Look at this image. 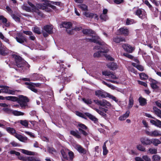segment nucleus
<instances>
[{
  "instance_id": "f257e3e1",
  "label": "nucleus",
  "mask_w": 161,
  "mask_h": 161,
  "mask_svg": "<svg viewBox=\"0 0 161 161\" xmlns=\"http://www.w3.org/2000/svg\"><path fill=\"white\" fill-rule=\"evenodd\" d=\"M77 127H78V130H71L70 131V134L78 139H80L81 138V134L85 136L88 134L86 131L88 130V128L85 125L79 123L78 124Z\"/></svg>"
},
{
  "instance_id": "f03ea898",
  "label": "nucleus",
  "mask_w": 161,
  "mask_h": 161,
  "mask_svg": "<svg viewBox=\"0 0 161 161\" xmlns=\"http://www.w3.org/2000/svg\"><path fill=\"white\" fill-rule=\"evenodd\" d=\"M64 65L63 64H61L60 65V70L62 71V74L61 75L59 76L58 77H60L61 80L60 82L59 83L60 85H62V87L61 88L59 92L60 93L61 92L63 91L64 89L65 86V85L69 82L68 80V77L66 75H64L65 74V69L66 68L64 67Z\"/></svg>"
},
{
  "instance_id": "7ed1b4c3",
  "label": "nucleus",
  "mask_w": 161,
  "mask_h": 161,
  "mask_svg": "<svg viewBox=\"0 0 161 161\" xmlns=\"http://www.w3.org/2000/svg\"><path fill=\"white\" fill-rule=\"evenodd\" d=\"M106 44L104 45H100L101 46H95L94 49L97 50H101L93 54L94 57H100L101 54L104 53H107L109 51V49L105 46Z\"/></svg>"
},
{
  "instance_id": "20e7f679",
  "label": "nucleus",
  "mask_w": 161,
  "mask_h": 161,
  "mask_svg": "<svg viewBox=\"0 0 161 161\" xmlns=\"http://www.w3.org/2000/svg\"><path fill=\"white\" fill-rule=\"evenodd\" d=\"M21 73H27L29 70L30 65L21 57Z\"/></svg>"
},
{
  "instance_id": "39448f33",
  "label": "nucleus",
  "mask_w": 161,
  "mask_h": 161,
  "mask_svg": "<svg viewBox=\"0 0 161 161\" xmlns=\"http://www.w3.org/2000/svg\"><path fill=\"white\" fill-rule=\"evenodd\" d=\"M30 99L27 97L21 95V109L29 108L28 103Z\"/></svg>"
},
{
  "instance_id": "423d86ee",
  "label": "nucleus",
  "mask_w": 161,
  "mask_h": 161,
  "mask_svg": "<svg viewBox=\"0 0 161 161\" xmlns=\"http://www.w3.org/2000/svg\"><path fill=\"white\" fill-rule=\"evenodd\" d=\"M45 3L47 6L51 8L54 10L56 9V7L55 6H54L53 5H55L57 6L60 7L61 6V4H62L60 2L51 1L48 0H45Z\"/></svg>"
},
{
  "instance_id": "0eeeda50",
  "label": "nucleus",
  "mask_w": 161,
  "mask_h": 161,
  "mask_svg": "<svg viewBox=\"0 0 161 161\" xmlns=\"http://www.w3.org/2000/svg\"><path fill=\"white\" fill-rule=\"evenodd\" d=\"M88 41L98 44L99 45H104L105 43L102 41L98 36H93L92 38L88 39Z\"/></svg>"
},
{
  "instance_id": "6e6552de",
  "label": "nucleus",
  "mask_w": 161,
  "mask_h": 161,
  "mask_svg": "<svg viewBox=\"0 0 161 161\" xmlns=\"http://www.w3.org/2000/svg\"><path fill=\"white\" fill-rule=\"evenodd\" d=\"M135 14L142 19H143L147 17L146 13L144 10L142 8L137 9L135 11Z\"/></svg>"
},
{
  "instance_id": "1a4fd4ad",
  "label": "nucleus",
  "mask_w": 161,
  "mask_h": 161,
  "mask_svg": "<svg viewBox=\"0 0 161 161\" xmlns=\"http://www.w3.org/2000/svg\"><path fill=\"white\" fill-rule=\"evenodd\" d=\"M93 102L96 104L101 106L107 108V106L110 107L111 104L106 100L101 101L98 99L94 100Z\"/></svg>"
},
{
  "instance_id": "9d476101",
  "label": "nucleus",
  "mask_w": 161,
  "mask_h": 161,
  "mask_svg": "<svg viewBox=\"0 0 161 161\" xmlns=\"http://www.w3.org/2000/svg\"><path fill=\"white\" fill-rule=\"evenodd\" d=\"M145 132L147 135L151 137L161 136L160 132L157 130H155L152 131H150L146 130H145Z\"/></svg>"
},
{
  "instance_id": "9b49d317",
  "label": "nucleus",
  "mask_w": 161,
  "mask_h": 161,
  "mask_svg": "<svg viewBox=\"0 0 161 161\" xmlns=\"http://www.w3.org/2000/svg\"><path fill=\"white\" fill-rule=\"evenodd\" d=\"M95 95L99 97L105 98L107 97L108 93L103 90H98L95 91Z\"/></svg>"
},
{
  "instance_id": "f8f14e48",
  "label": "nucleus",
  "mask_w": 161,
  "mask_h": 161,
  "mask_svg": "<svg viewBox=\"0 0 161 161\" xmlns=\"http://www.w3.org/2000/svg\"><path fill=\"white\" fill-rule=\"evenodd\" d=\"M118 31L120 35H123L125 36H128L129 35V29L125 27L120 28L118 29Z\"/></svg>"
},
{
  "instance_id": "ddd939ff",
  "label": "nucleus",
  "mask_w": 161,
  "mask_h": 161,
  "mask_svg": "<svg viewBox=\"0 0 161 161\" xmlns=\"http://www.w3.org/2000/svg\"><path fill=\"white\" fill-rule=\"evenodd\" d=\"M113 41L116 43H119L121 42H125V39L123 37L119 36H116L113 37Z\"/></svg>"
},
{
  "instance_id": "4468645a",
  "label": "nucleus",
  "mask_w": 161,
  "mask_h": 161,
  "mask_svg": "<svg viewBox=\"0 0 161 161\" xmlns=\"http://www.w3.org/2000/svg\"><path fill=\"white\" fill-rule=\"evenodd\" d=\"M140 141L141 143L144 145H149L151 144V139L147 137H143L141 138Z\"/></svg>"
},
{
  "instance_id": "2eb2a0df",
  "label": "nucleus",
  "mask_w": 161,
  "mask_h": 161,
  "mask_svg": "<svg viewBox=\"0 0 161 161\" xmlns=\"http://www.w3.org/2000/svg\"><path fill=\"white\" fill-rule=\"evenodd\" d=\"M31 84V85L29 86L31 88V90L35 93H37L38 91L35 88V87H40L41 86V84L39 83H35L32 82Z\"/></svg>"
},
{
  "instance_id": "dca6fc26",
  "label": "nucleus",
  "mask_w": 161,
  "mask_h": 161,
  "mask_svg": "<svg viewBox=\"0 0 161 161\" xmlns=\"http://www.w3.org/2000/svg\"><path fill=\"white\" fill-rule=\"evenodd\" d=\"M8 100H10L13 102H17L20 105V95L18 96V98L14 96H8L5 97V99Z\"/></svg>"
},
{
  "instance_id": "f3484780",
  "label": "nucleus",
  "mask_w": 161,
  "mask_h": 161,
  "mask_svg": "<svg viewBox=\"0 0 161 161\" xmlns=\"http://www.w3.org/2000/svg\"><path fill=\"white\" fill-rule=\"evenodd\" d=\"M122 47L127 52L129 53H131L135 49L134 47H132L131 45L128 44H124L123 45Z\"/></svg>"
},
{
  "instance_id": "a211bd4d",
  "label": "nucleus",
  "mask_w": 161,
  "mask_h": 161,
  "mask_svg": "<svg viewBox=\"0 0 161 161\" xmlns=\"http://www.w3.org/2000/svg\"><path fill=\"white\" fill-rule=\"evenodd\" d=\"M14 58L16 65L19 68L20 67V57L15 54L12 55Z\"/></svg>"
},
{
  "instance_id": "6ab92c4d",
  "label": "nucleus",
  "mask_w": 161,
  "mask_h": 161,
  "mask_svg": "<svg viewBox=\"0 0 161 161\" xmlns=\"http://www.w3.org/2000/svg\"><path fill=\"white\" fill-rule=\"evenodd\" d=\"M44 30L49 34H51L53 33V27L49 25H46L44 27Z\"/></svg>"
},
{
  "instance_id": "aec40b11",
  "label": "nucleus",
  "mask_w": 161,
  "mask_h": 161,
  "mask_svg": "<svg viewBox=\"0 0 161 161\" xmlns=\"http://www.w3.org/2000/svg\"><path fill=\"white\" fill-rule=\"evenodd\" d=\"M68 151L66 150L62 149L60 152L62 157L65 160H68L69 157L68 156Z\"/></svg>"
},
{
  "instance_id": "412c9836",
  "label": "nucleus",
  "mask_w": 161,
  "mask_h": 161,
  "mask_svg": "<svg viewBox=\"0 0 161 161\" xmlns=\"http://www.w3.org/2000/svg\"><path fill=\"white\" fill-rule=\"evenodd\" d=\"M85 114L86 116L88 117L90 119L94 121L95 123H96L97 122V119L91 114L88 113H85Z\"/></svg>"
},
{
  "instance_id": "4be33fe9",
  "label": "nucleus",
  "mask_w": 161,
  "mask_h": 161,
  "mask_svg": "<svg viewBox=\"0 0 161 161\" xmlns=\"http://www.w3.org/2000/svg\"><path fill=\"white\" fill-rule=\"evenodd\" d=\"M61 25L63 27L69 29L72 26V24L70 22H62Z\"/></svg>"
},
{
  "instance_id": "5701e85b",
  "label": "nucleus",
  "mask_w": 161,
  "mask_h": 161,
  "mask_svg": "<svg viewBox=\"0 0 161 161\" xmlns=\"http://www.w3.org/2000/svg\"><path fill=\"white\" fill-rule=\"evenodd\" d=\"M77 150L79 153L83 154H86V150L80 145L77 146Z\"/></svg>"
},
{
  "instance_id": "b1692460",
  "label": "nucleus",
  "mask_w": 161,
  "mask_h": 161,
  "mask_svg": "<svg viewBox=\"0 0 161 161\" xmlns=\"http://www.w3.org/2000/svg\"><path fill=\"white\" fill-rule=\"evenodd\" d=\"M45 0H44V3H43V5L42 4H40L39 5V6L40 7V8L41 9H43V10H46V11H47L48 12H51L52 10L50 8H48L47 7H49L48 6H47L45 3Z\"/></svg>"
},
{
  "instance_id": "393cba45",
  "label": "nucleus",
  "mask_w": 161,
  "mask_h": 161,
  "mask_svg": "<svg viewBox=\"0 0 161 161\" xmlns=\"http://www.w3.org/2000/svg\"><path fill=\"white\" fill-rule=\"evenodd\" d=\"M82 100L85 104L92 107V102L91 99L89 98L86 99L84 98L82 99Z\"/></svg>"
},
{
  "instance_id": "a878e982",
  "label": "nucleus",
  "mask_w": 161,
  "mask_h": 161,
  "mask_svg": "<svg viewBox=\"0 0 161 161\" xmlns=\"http://www.w3.org/2000/svg\"><path fill=\"white\" fill-rule=\"evenodd\" d=\"M140 104L141 106H144L147 104V100L142 97H140L138 99Z\"/></svg>"
},
{
  "instance_id": "bb28decb",
  "label": "nucleus",
  "mask_w": 161,
  "mask_h": 161,
  "mask_svg": "<svg viewBox=\"0 0 161 161\" xmlns=\"http://www.w3.org/2000/svg\"><path fill=\"white\" fill-rule=\"evenodd\" d=\"M28 42V40L26 36L23 35L21 33V44L25 45Z\"/></svg>"
},
{
  "instance_id": "cd10ccee",
  "label": "nucleus",
  "mask_w": 161,
  "mask_h": 161,
  "mask_svg": "<svg viewBox=\"0 0 161 161\" xmlns=\"http://www.w3.org/2000/svg\"><path fill=\"white\" fill-rule=\"evenodd\" d=\"M129 111H126L125 114H123L122 115L120 116L119 117V119L120 121H123L125 120L129 117Z\"/></svg>"
},
{
  "instance_id": "c85d7f7f",
  "label": "nucleus",
  "mask_w": 161,
  "mask_h": 161,
  "mask_svg": "<svg viewBox=\"0 0 161 161\" xmlns=\"http://www.w3.org/2000/svg\"><path fill=\"white\" fill-rule=\"evenodd\" d=\"M161 142L158 139L153 138L151 139V144H153L155 146H157L158 144H161Z\"/></svg>"
},
{
  "instance_id": "c756f323",
  "label": "nucleus",
  "mask_w": 161,
  "mask_h": 161,
  "mask_svg": "<svg viewBox=\"0 0 161 161\" xmlns=\"http://www.w3.org/2000/svg\"><path fill=\"white\" fill-rule=\"evenodd\" d=\"M6 47L3 45L0 47V54L3 56H5L7 53L5 52Z\"/></svg>"
},
{
  "instance_id": "7c9ffc66",
  "label": "nucleus",
  "mask_w": 161,
  "mask_h": 161,
  "mask_svg": "<svg viewBox=\"0 0 161 161\" xmlns=\"http://www.w3.org/2000/svg\"><path fill=\"white\" fill-rule=\"evenodd\" d=\"M21 152L23 153L29 155H34L35 154L34 152H31L28 150L21 149Z\"/></svg>"
},
{
  "instance_id": "2f4dec72",
  "label": "nucleus",
  "mask_w": 161,
  "mask_h": 161,
  "mask_svg": "<svg viewBox=\"0 0 161 161\" xmlns=\"http://www.w3.org/2000/svg\"><path fill=\"white\" fill-rule=\"evenodd\" d=\"M108 67L111 69L114 70L117 68V65L116 63L112 62L109 64Z\"/></svg>"
},
{
  "instance_id": "473e14b6",
  "label": "nucleus",
  "mask_w": 161,
  "mask_h": 161,
  "mask_svg": "<svg viewBox=\"0 0 161 161\" xmlns=\"http://www.w3.org/2000/svg\"><path fill=\"white\" fill-rule=\"evenodd\" d=\"M107 142V141H106L104 142L103 147V155H106L108 153V150H107V147L106 146V143Z\"/></svg>"
},
{
  "instance_id": "72a5a7b5",
  "label": "nucleus",
  "mask_w": 161,
  "mask_h": 161,
  "mask_svg": "<svg viewBox=\"0 0 161 161\" xmlns=\"http://www.w3.org/2000/svg\"><path fill=\"white\" fill-rule=\"evenodd\" d=\"M140 79L142 80H146L148 78V76L144 73H141L139 74Z\"/></svg>"
},
{
  "instance_id": "f704fd0d",
  "label": "nucleus",
  "mask_w": 161,
  "mask_h": 161,
  "mask_svg": "<svg viewBox=\"0 0 161 161\" xmlns=\"http://www.w3.org/2000/svg\"><path fill=\"white\" fill-rule=\"evenodd\" d=\"M134 100L133 98L131 96L129 97V100L128 103V108H131L134 104Z\"/></svg>"
},
{
  "instance_id": "c9c22d12",
  "label": "nucleus",
  "mask_w": 161,
  "mask_h": 161,
  "mask_svg": "<svg viewBox=\"0 0 161 161\" xmlns=\"http://www.w3.org/2000/svg\"><path fill=\"white\" fill-rule=\"evenodd\" d=\"M78 7L83 11H86L88 9L87 6L84 4H81L78 5Z\"/></svg>"
},
{
  "instance_id": "e433bc0d",
  "label": "nucleus",
  "mask_w": 161,
  "mask_h": 161,
  "mask_svg": "<svg viewBox=\"0 0 161 161\" xmlns=\"http://www.w3.org/2000/svg\"><path fill=\"white\" fill-rule=\"evenodd\" d=\"M155 114L161 118V110L156 107L153 108Z\"/></svg>"
},
{
  "instance_id": "4c0bfd02",
  "label": "nucleus",
  "mask_w": 161,
  "mask_h": 161,
  "mask_svg": "<svg viewBox=\"0 0 161 161\" xmlns=\"http://www.w3.org/2000/svg\"><path fill=\"white\" fill-rule=\"evenodd\" d=\"M75 114L77 116L86 119H87V118L85 114H84L78 111H76L75 112Z\"/></svg>"
},
{
  "instance_id": "58836bf2",
  "label": "nucleus",
  "mask_w": 161,
  "mask_h": 161,
  "mask_svg": "<svg viewBox=\"0 0 161 161\" xmlns=\"http://www.w3.org/2000/svg\"><path fill=\"white\" fill-rule=\"evenodd\" d=\"M21 125L26 128H28V121L26 120H21Z\"/></svg>"
},
{
  "instance_id": "ea45409f",
  "label": "nucleus",
  "mask_w": 161,
  "mask_h": 161,
  "mask_svg": "<svg viewBox=\"0 0 161 161\" xmlns=\"http://www.w3.org/2000/svg\"><path fill=\"white\" fill-rule=\"evenodd\" d=\"M132 64L133 66H134L136 67V68L139 71H143L144 70V68L143 66L141 65L140 64H137L136 65V66H135V65L136 64L135 63H133Z\"/></svg>"
},
{
  "instance_id": "a19ab883",
  "label": "nucleus",
  "mask_w": 161,
  "mask_h": 161,
  "mask_svg": "<svg viewBox=\"0 0 161 161\" xmlns=\"http://www.w3.org/2000/svg\"><path fill=\"white\" fill-rule=\"evenodd\" d=\"M32 12H35L37 14V15L39 16H41V17H43L44 16V14L40 10H39L37 8H36Z\"/></svg>"
},
{
  "instance_id": "79ce46f5",
  "label": "nucleus",
  "mask_w": 161,
  "mask_h": 161,
  "mask_svg": "<svg viewBox=\"0 0 161 161\" xmlns=\"http://www.w3.org/2000/svg\"><path fill=\"white\" fill-rule=\"evenodd\" d=\"M153 81H154V82L151 83L150 85L151 87L153 89L155 90L158 88V86L156 84L157 82V81L155 80H153Z\"/></svg>"
},
{
  "instance_id": "37998d69",
  "label": "nucleus",
  "mask_w": 161,
  "mask_h": 161,
  "mask_svg": "<svg viewBox=\"0 0 161 161\" xmlns=\"http://www.w3.org/2000/svg\"><path fill=\"white\" fill-rule=\"evenodd\" d=\"M82 32L84 34L87 35L93 34V31L90 29H83Z\"/></svg>"
},
{
  "instance_id": "c03bdc74",
  "label": "nucleus",
  "mask_w": 161,
  "mask_h": 161,
  "mask_svg": "<svg viewBox=\"0 0 161 161\" xmlns=\"http://www.w3.org/2000/svg\"><path fill=\"white\" fill-rule=\"evenodd\" d=\"M47 151L48 153L52 154H53L54 153L57 152L56 150L53 147H47Z\"/></svg>"
},
{
  "instance_id": "a18cd8bd",
  "label": "nucleus",
  "mask_w": 161,
  "mask_h": 161,
  "mask_svg": "<svg viewBox=\"0 0 161 161\" xmlns=\"http://www.w3.org/2000/svg\"><path fill=\"white\" fill-rule=\"evenodd\" d=\"M148 151L151 154H155L157 153V149L153 147L149 148Z\"/></svg>"
},
{
  "instance_id": "49530a36",
  "label": "nucleus",
  "mask_w": 161,
  "mask_h": 161,
  "mask_svg": "<svg viewBox=\"0 0 161 161\" xmlns=\"http://www.w3.org/2000/svg\"><path fill=\"white\" fill-rule=\"evenodd\" d=\"M99 17L100 19L105 21H106L108 19V17L107 15L102 14H101Z\"/></svg>"
},
{
  "instance_id": "de8ad7c7",
  "label": "nucleus",
  "mask_w": 161,
  "mask_h": 161,
  "mask_svg": "<svg viewBox=\"0 0 161 161\" xmlns=\"http://www.w3.org/2000/svg\"><path fill=\"white\" fill-rule=\"evenodd\" d=\"M96 110L99 114L103 116L105 119H106L107 117V115L105 113H104L101 110L98 109H96Z\"/></svg>"
},
{
  "instance_id": "09e8293b",
  "label": "nucleus",
  "mask_w": 161,
  "mask_h": 161,
  "mask_svg": "<svg viewBox=\"0 0 161 161\" xmlns=\"http://www.w3.org/2000/svg\"><path fill=\"white\" fill-rule=\"evenodd\" d=\"M136 148L138 150L140 151L144 152L146 151L145 148L142 145L139 144L137 145L136 146Z\"/></svg>"
},
{
  "instance_id": "8fccbe9b",
  "label": "nucleus",
  "mask_w": 161,
  "mask_h": 161,
  "mask_svg": "<svg viewBox=\"0 0 161 161\" xmlns=\"http://www.w3.org/2000/svg\"><path fill=\"white\" fill-rule=\"evenodd\" d=\"M39 79V78L38 77V75L37 74H33L31 78V81H36L38 80Z\"/></svg>"
},
{
  "instance_id": "3c124183",
  "label": "nucleus",
  "mask_w": 161,
  "mask_h": 161,
  "mask_svg": "<svg viewBox=\"0 0 161 161\" xmlns=\"http://www.w3.org/2000/svg\"><path fill=\"white\" fill-rule=\"evenodd\" d=\"M7 130L8 132L10 133L13 135L14 134H15V133L16 132L15 130H14V129L9 127H7Z\"/></svg>"
},
{
  "instance_id": "603ef678",
  "label": "nucleus",
  "mask_w": 161,
  "mask_h": 161,
  "mask_svg": "<svg viewBox=\"0 0 161 161\" xmlns=\"http://www.w3.org/2000/svg\"><path fill=\"white\" fill-rule=\"evenodd\" d=\"M160 159V157L158 155H154L152 157L153 161H159Z\"/></svg>"
},
{
  "instance_id": "864d4df0",
  "label": "nucleus",
  "mask_w": 161,
  "mask_h": 161,
  "mask_svg": "<svg viewBox=\"0 0 161 161\" xmlns=\"http://www.w3.org/2000/svg\"><path fill=\"white\" fill-rule=\"evenodd\" d=\"M144 3L146 4L147 6L150 9V10L152 11H153V8L152 7V6L149 3V2L147 0H146L144 1Z\"/></svg>"
},
{
  "instance_id": "5fc2aeb1",
  "label": "nucleus",
  "mask_w": 161,
  "mask_h": 161,
  "mask_svg": "<svg viewBox=\"0 0 161 161\" xmlns=\"http://www.w3.org/2000/svg\"><path fill=\"white\" fill-rule=\"evenodd\" d=\"M3 110L7 114H11L12 110L8 108H3Z\"/></svg>"
},
{
  "instance_id": "6e6d98bb",
  "label": "nucleus",
  "mask_w": 161,
  "mask_h": 161,
  "mask_svg": "<svg viewBox=\"0 0 161 161\" xmlns=\"http://www.w3.org/2000/svg\"><path fill=\"white\" fill-rule=\"evenodd\" d=\"M68 154L69 156V158L70 160H72L74 158V154L73 152L70 151H68Z\"/></svg>"
},
{
  "instance_id": "4d7b16f0",
  "label": "nucleus",
  "mask_w": 161,
  "mask_h": 161,
  "mask_svg": "<svg viewBox=\"0 0 161 161\" xmlns=\"http://www.w3.org/2000/svg\"><path fill=\"white\" fill-rule=\"evenodd\" d=\"M33 31L35 33L40 34L41 33L40 29L38 27H35L34 28Z\"/></svg>"
},
{
  "instance_id": "13d9d810",
  "label": "nucleus",
  "mask_w": 161,
  "mask_h": 161,
  "mask_svg": "<svg viewBox=\"0 0 161 161\" xmlns=\"http://www.w3.org/2000/svg\"><path fill=\"white\" fill-rule=\"evenodd\" d=\"M102 83L104 85L107 86L108 87L111 88V89H113L114 88V86L113 85L110 84H108L107 82L104 81H102Z\"/></svg>"
},
{
  "instance_id": "bf43d9fd",
  "label": "nucleus",
  "mask_w": 161,
  "mask_h": 161,
  "mask_svg": "<svg viewBox=\"0 0 161 161\" xmlns=\"http://www.w3.org/2000/svg\"><path fill=\"white\" fill-rule=\"evenodd\" d=\"M111 73L112 72L110 71H104L102 72V74L105 76H109L111 75Z\"/></svg>"
},
{
  "instance_id": "052dcab7",
  "label": "nucleus",
  "mask_w": 161,
  "mask_h": 161,
  "mask_svg": "<svg viewBox=\"0 0 161 161\" xmlns=\"http://www.w3.org/2000/svg\"><path fill=\"white\" fill-rule=\"evenodd\" d=\"M134 20L129 18H127L126 19V24L127 25H129L133 24Z\"/></svg>"
},
{
  "instance_id": "680f3d73",
  "label": "nucleus",
  "mask_w": 161,
  "mask_h": 161,
  "mask_svg": "<svg viewBox=\"0 0 161 161\" xmlns=\"http://www.w3.org/2000/svg\"><path fill=\"white\" fill-rule=\"evenodd\" d=\"M11 114L15 116H19L20 115V111L12 110Z\"/></svg>"
},
{
  "instance_id": "e2e57ef3",
  "label": "nucleus",
  "mask_w": 161,
  "mask_h": 161,
  "mask_svg": "<svg viewBox=\"0 0 161 161\" xmlns=\"http://www.w3.org/2000/svg\"><path fill=\"white\" fill-rule=\"evenodd\" d=\"M107 97H109L110 98L112 99L113 100L115 101L116 102L118 101L116 98L115 97L113 96L112 95L110 94L109 93H108V96Z\"/></svg>"
},
{
  "instance_id": "0e129e2a",
  "label": "nucleus",
  "mask_w": 161,
  "mask_h": 161,
  "mask_svg": "<svg viewBox=\"0 0 161 161\" xmlns=\"http://www.w3.org/2000/svg\"><path fill=\"white\" fill-rule=\"evenodd\" d=\"M28 3L32 8V9H31L32 12L34 10H35V9H36V8L37 7L35 5H34L33 3H32L31 2L28 1Z\"/></svg>"
},
{
  "instance_id": "69168bd1",
  "label": "nucleus",
  "mask_w": 161,
  "mask_h": 161,
  "mask_svg": "<svg viewBox=\"0 0 161 161\" xmlns=\"http://www.w3.org/2000/svg\"><path fill=\"white\" fill-rule=\"evenodd\" d=\"M22 8L24 9H25L27 12H30L31 11V10H32L31 8L29 6H24Z\"/></svg>"
},
{
  "instance_id": "338daca9",
  "label": "nucleus",
  "mask_w": 161,
  "mask_h": 161,
  "mask_svg": "<svg viewBox=\"0 0 161 161\" xmlns=\"http://www.w3.org/2000/svg\"><path fill=\"white\" fill-rule=\"evenodd\" d=\"M10 153L12 154H15L16 156L20 155V153L19 152H16L14 150H11L10 151Z\"/></svg>"
},
{
  "instance_id": "774afa93",
  "label": "nucleus",
  "mask_w": 161,
  "mask_h": 161,
  "mask_svg": "<svg viewBox=\"0 0 161 161\" xmlns=\"http://www.w3.org/2000/svg\"><path fill=\"white\" fill-rule=\"evenodd\" d=\"M142 158L145 161H151V159L147 155L142 156Z\"/></svg>"
}]
</instances>
